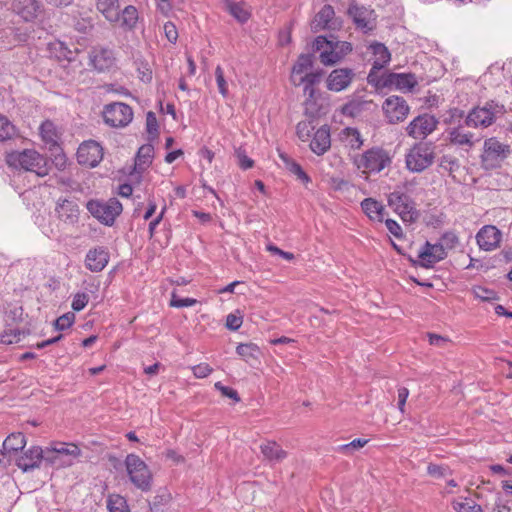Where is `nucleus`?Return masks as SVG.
I'll return each instance as SVG.
<instances>
[{
    "label": "nucleus",
    "instance_id": "f257e3e1",
    "mask_svg": "<svg viewBox=\"0 0 512 512\" xmlns=\"http://www.w3.org/2000/svg\"><path fill=\"white\" fill-rule=\"evenodd\" d=\"M6 162L11 167L34 172L41 177L48 174L46 158L33 149L12 151L7 154Z\"/></svg>",
    "mask_w": 512,
    "mask_h": 512
},
{
    "label": "nucleus",
    "instance_id": "f03ea898",
    "mask_svg": "<svg viewBox=\"0 0 512 512\" xmlns=\"http://www.w3.org/2000/svg\"><path fill=\"white\" fill-rule=\"evenodd\" d=\"M504 113V105L494 100H489L471 109L465 118V124L473 128H487L491 126L497 118L503 116Z\"/></svg>",
    "mask_w": 512,
    "mask_h": 512
},
{
    "label": "nucleus",
    "instance_id": "7ed1b4c3",
    "mask_svg": "<svg viewBox=\"0 0 512 512\" xmlns=\"http://www.w3.org/2000/svg\"><path fill=\"white\" fill-rule=\"evenodd\" d=\"M82 456V451L75 443L58 442L45 450V462L56 468L74 465Z\"/></svg>",
    "mask_w": 512,
    "mask_h": 512
},
{
    "label": "nucleus",
    "instance_id": "20e7f679",
    "mask_svg": "<svg viewBox=\"0 0 512 512\" xmlns=\"http://www.w3.org/2000/svg\"><path fill=\"white\" fill-rule=\"evenodd\" d=\"M436 146L433 142L420 141L414 144L405 156L406 167L409 171L420 173L429 168L435 160Z\"/></svg>",
    "mask_w": 512,
    "mask_h": 512
},
{
    "label": "nucleus",
    "instance_id": "39448f33",
    "mask_svg": "<svg viewBox=\"0 0 512 512\" xmlns=\"http://www.w3.org/2000/svg\"><path fill=\"white\" fill-rule=\"evenodd\" d=\"M314 47L320 52V62L325 66H332L340 62L352 51V45L346 41L327 40L323 36L315 39Z\"/></svg>",
    "mask_w": 512,
    "mask_h": 512
},
{
    "label": "nucleus",
    "instance_id": "423d86ee",
    "mask_svg": "<svg viewBox=\"0 0 512 512\" xmlns=\"http://www.w3.org/2000/svg\"><path fill=\"white\" fill-rule=\"evenodd\" d=\"M353 163L363 173H378L391 163V158L384 149L373 147L354 156Z\"/></svg>",
    "mask_w": 512,
    "mask_h": 512
},
{
    "label": "nucleus",
    "instance_id": "0eeeda50",
    "mask_svg": "<svg viewBox=\"0 0 512 512\" xmlns=\"http://www.w3.org/2000/svg\"><path fill=\"white\" fill-rule=\"evenodd\" d=\"M126 471L130 481L140 490L151 489L152 474L146 463L135 454H128L125 459Z\"/></svg>",
    "mask_w": 512,
    "mask_h": 512
},
{
    "label": "nucleus",
    "instance_id": "6e6552de",
    "mask_svg": "<svg viewBox=\"0 0 512 512\" xmlns=\"http://www.w3.org/2000/svg\"><path fill=\"white\" fill-rule=\"evenodd\" d=\"M388 205L405 222H415L419 217L414 200L404 192L395 190L388 195Z\"/></svg>",
    "mask_w": 512,
    "mask_h": 512
},
{
    "label": "nucleus",
    "instance_id": "1a4fd4ad",
    "mask_svg": "<svg viewBox=\"0 0 512 512\" xmlns=\"http://www.w3.org/2000/svg\"><path fill=\"white\" fill-rule=\"evenodd\" d=\"M87 210L101 223L111 226L122 212V204L116 198H111L107 202L90 200L87 203Z\"/></svg>",
    "mask_w": 512,
    "mask_h": 512
},
{
    "label": "nucleus",
    "instance_id": "9d476101",
    "mask_svg": "<svg viewBox=\"0 0 512 512\" xmlns=\"http://www.w3.org/2000/svg\"><path fill=\"white\" fill-rule=\"evenodd\" d=\"M483 148L481 162L485 169L499 167L510 153V146L501 143L494 137L485 140Z\"/></svg>",
    "mask_w": 512,
    "mask_h": 512
},
{
    "label": "nucleus",
    "instance_id": "9b49d317",
    "mask_svg": "<svg viewBox=\"0 0 512 512\" xmlns=\"http://www.w3.org/2000/svg\"><path fill=\"white\" fill-rule=\"evenodd\" d=\"M103 118L105 123L111 127H125L133 119V110L122 102L111 103L105 106Z\"/></svg>",
    "mask_w": 512,
    "mask_h": 512
},
{
    "label": "nucleus",
    "instance_id": "f8f14e48",
    "mask_svg": "<svg viewBox=\"0 0 512 512\" xmlns=\"http://www.w3.org/2000/svg\"><path fill=\"white\" fill-rule=\"evenodd\" d=\"M372 53V68L368 74L367 80L371 84H378L381 77L378 71L383 69L391 60V54L388 48L379 42H374L369 46Z\"/></svg>",
    "mask_w": 512,
    "mask_h": 512
},
{
    "label": "nucleus",
    "instance_id": "ddd939ff",
    "mask_svg": "<svg viewBox=\"0 0 512 512\" xmlns=\"http://www.w3.org/2000/svg\"><path fill=\"white\" fill-rule=\"evenodd\" d=\"M383 112L391 124L404 121L410 111V108L403 97L392 95L385 99L382 105Z\"/></svg>",
    "mask_w": 512,
    "mask_h": 512
},
{
    "label": "nucleus",
    "instance_id": "4468645a",
    "mask_svg": "<svg viewBox=\"0 0 512 512\" xmlns=\"http://www.w3.org/2000/svg\"><path fill=\"white\" fill-rule=\"evenodd\" d=\"M438 125V120L430 114H422L414 118L406 127V133L413 139H425Z\"/></svg>",
    "mask_w": 512,
    "mask_h": 512
},
{
    "label": "nucleus",
    "instance_id": "2eb2a0df",
    "mask_svg": "<svg viewBox=\"0 0 512 512\" xmlns=\"http://www.w3.org/2000/svg\"><path fill=\"white\" fill-rule=\"evenodd\" d=\"M356 77L352 68H336L332 70L326 78L325 84L327 90L331 92H341L348 89Z\"/></svg>",
    "mask_w": 512,
    "mask_h": 512
},
{
    "label": "nucleus",
    "instance_id": "dca6fc26",
    "mask_svg": "<svg viewBox=\"0 0 512 512\" xmlns=\"http://www.w3.org/2000/svg\"><path fill=\"white\" fill-rule=\"evenodd\" d=\"M469 127L464 123L450 128L447 132L450 144L460 147L465 151L472 149L480 141V138L469 131Z\"/></svg>",
    "mask_w": 512,
    "mask_h": 512
},
{
    "label": "nucleus",
    "instance_id": "f3484780",
    "mask_svg": "<svg viewBox=\"0 0 512 512\" xmlns=\"http://www.w3.org/2000/svg\"><path fill=\"white\" fill-rule=\"evenodd\" d=\"M102 159L103 149L96 141H85L77 150V160L81 165L96 167Z\"/></svg>",
    "mask_w": 512,
    "mask_h": 512
},
{
    "label": "nucleus",
    "instance_id": "a211bd4d",
    "mask_svg": "<svg viewBox=\"0 0 512 512\" xmlns=\"http://www.w3.org/2000/svg\"><path fill=\"white\" fill-rule=\"evenodd\" d=\"M348 15L356 27L365 33L375 28L376 17L372 9L352 3L348 8Z\"/></svg>",
    "mask_w": 512,
    "mask_h": 512
},
{
    "label": "nucleus",
    "instance_id": "6ab92c4d",
    "mask_svg": "<svg viewBox=\"0 0 512 512\" xmlns=\"http://www.w3.org/2000/svg\"><path fill=\"white\" fill-rule=\"evenodd\" d=\"M417 79L412 73H389L381 77L376 86H395L401 91H411L417 85Z\"/></svg>",
    "mask_w": 512,
    "mask_h": 512
},
{
    "label": "nucleus",
    "instance_id": "aec40b11",
    "mask_svg": "<svg viewBox=\"0 0 512 512\" xmlns=\"http://www.w3.org/2000/svg\"><path fill=\"white\" fill-rule=\"evenodd\" d=\"M43 460L45 461V450L39 446H32L16 459V465L23 472H28L39 468Z\"/></svg>",
    "mask_w": 512,
    "mask_h": 512
},
{
    "label": "nucleus",
    "instance_id": "412c9836",
    "mask_svg": "<svg viewBox=\"0 0 512 512\" xmlns=\"http://www.w3.org/2000/svg\"><path fill=\"white\" fill-rule=\"evenodd\" d=\"M90 64L99 72L112 68L115 64V56L111 49L94 47L89 52Z\"/></svg>",
    "mask_w": 512,
    "mask_h": 512
},
{
    "label": "nucleus",
    "instance_id": "4be33fe9",
    "mask_svg": "<svg viewBox=\"0 0 512 512\" xmlns=\"http://www.w3.org/2000/svg\"><path fill=\"white\" fill-rule=\"evenodd\" d=\"M447 252L444 251L440 243L431 244L426 242L423 249L419 251L418 258L420 266L431 268L437 262L445 259Z\"/></svg>",
    "mask_w": 512,
    "mask_h": 512
},
{
    "label": "nucleus",
    "instance_id": "5701e85b",
    "mask_svg": "<svg viewBox=\"0 0 512 512\" xmlns=\"http://www.w3.org/2000/svg\"><path fill=\"white\" fill-rule=\"evenodd\" d=\"M476 241L480 249L492 251L500 244L501 232L495 226L486 225L476 234Z\"/></svg>",
    "mask_w": 512,
    "mask_h": 512
},
{
    "label": "nucleus",
    "instance_id": "b1692460",
    "mask_svg": "<svg viewBox=\"0 0 512 512\" xmlns=\"http://www.w3.org/2000/svg\"><path fill=\"white\" fill-rule=\"evenodd\" d=\"M55 211L58 219L66 225L74 226L79 221V206L73 200L64 199L58 201Z\"/></svg>",
    "mask_w": 512,
    "mask_h": 512
},
{
    "label": "nucleus",
    "instance_id": "393cba45",
    "mask_svg": "<svg viewBox=\"0 0 512 512\" xmlns=\"http://www.w3.org/2000/svg\"><path fill=\"white\" fill-rule=\"evenodd\" d=\"M11 9L24 21L31 22L41 12V4L38 0H12Z\"/></svg>",
    "mask_w": 512,
    "mask_h": 512
},
{
    "label": "nucleus",
    "instance_id": "a878e982",
    "mask_svg": "<svg viewBox=\"0 0 512 512\" xmlns=\"http://www.w3.org/2000/svg\"><path fill=\"white\" fill-rule=\"evenodd\" d=\"M340 27V21L335 17V11L331 5H324L316 14L312 23L315 31L328 29L336 30Z\"/></svg>",
    "mask_w": 512,
    "mask_h": 512
},
{
    "label": "nucleus",
    "instance_id": "bb28decb",
    "mask_svg": "<svg viewBox=\"0 0 512 512\" xmlns=\"http://www.w3.org/2000/svg\"><path fill=\"white\" fill-rule=\"evenodd\" d=\"M109 252L105 247L90 249L85 257V266L91 272H100L108 264Z\"/></svg>",
    "mask_w": 512,
    "mask_h": 512
},
{
    "label": "nucleus",
    "instance_id": "cd10ccee",
    "mask_svg": "<svg viewBox=\"0 0 512 512\" xmlns=\"http://www.w3.org/2000/svg\"><path fill=\"white\" fill-rule=\"evenodd\" d=\"M331 146L330 129L328 126L320 127L315 133L310 143L311 150L317 155H323Z\"/></svg>",
    "mask_w": 512,
    "mask_h": 512
},
{
    "label": "nucleus",
    "instance_id": "c85d7f7f",
    "mask_svg": "<svg viewBox=\"0 0 512 512\" xmlns=\"http://www.w3.org/2000/svg\"><path fill=\"white\" fill-rule=\"evenodd\" d=\"M96 9L109 23H119L120 5L118 0H96Z\"/></svg>",
    "mask_w": 512,
    "mask_h": 512
},
{
    "label": "nucleus",
    "instance_id": "c756f323",
    "mask_svg": "<svg viewBox=\"0 0 512 512\" xmlns=\"http://www.w3.org/2000/svg\"><path fill=\"white\" fill-rule=\"evenodd\" d=\"M264 458L272 463H279L287 457V452L275 441H267L260 445Z\"/></svg>",
    "mask_w": 512,
    "mask_h": 512
},
{
    "label": "nucleus",
    "instance_id": "7c9ffc66",
    "mask_svg": "<svg viewBox=\"0 0 512 512\" xmlns=\"http://www.w3.org/2000/svg\"><path fill=\"white\" fill-rule=\"evenodd\" d=\"M313 66L312 56L308 54L300 55L296 63L292 68L291 82L295 86L302 85V79H298L300 76L305 74Z\"/></svg>",
    "mask_w": 512,
    "mask_h": 512
},
{
    "label": "nucleus",
    "instance_id": "2f4dec72",
    "mask_svg": "<svg viewBox=\"0 0 512 512\" xmlns=\"http://www.w3.org/2000/svg\"><path fill=\"white\" fill-rule=\"evenodd\" d=\"M361 208L370 220L377 222L383 221L385 207L379 201L373 198H365L361 202Z\"/></svg>",
    "mask_w": 512,
    "mask_h": 512
},
{
    "label": "nucleus",
    "instance_id": "473e14b6",
    "mask_svg": "<svg viewBox=\"0 0 512 512\" xmlns=\"http://www.w3.org/2000/svg\"><path fill=\"white\" fill-rule=\"evenodd\" d=\"M26 446V437L21 432L11 433L3 442V453L6 456L23 450Z\"/></svg>",
    "mask_w": 512,
    "mask_h": 512
},
{
    "label": "nucleus",
    "instance_id": "72a5a7b5",
    "mask_svg": "<svg viewBox=\"0 0 512 512\" xmlns=\"http://www.w3.org/2000/svg\"><path fill=\"white\" fill-rule=\"evenodd\" d=\"M340 140L345 146L359 150L363 145V139L360 132L356 128L347 127L340 132Z\"/></svg>",
    "mask_w": 512,
    "mask_h": 512
},
{
    "label": "nucleus",
    "instance_id": "f704fd0d",
    "mask_svg": "<svg viewBox=\"0 0 512 512\" xmlns=\"http://www.w3.org/2000/svg\"><path fill=\"white\" fill-rule=\"evenodd\" d=\"M138 21V10L133 5L126 6L122 12H120V25L121 27L131 30L135 28Z\"/></svg>",
    "mask_w": 512,
    "mask_h": 512
},
{
    "label": "nucleus",
    "instance_id": "c9c22d12",
    "mask_svg": "<svg viewBox=\"0 0 512 512\" xmlns=\"http://www.w3.org/2000/svg\"><path fill=\"white\" fill-rule=\"evenodd\" d=\"M153 151V146L150 144L143 145L139 148L135 160V165L139 170H144L149 166L152 161Z\"/></svg>",
    "mask_w": 512,
    "mask_h": 512
},
{
    "label": "nucleus",
    "instance_id": "e433bc0d",
    "mask_svg": "<svg viewBox=\"0 0 512 512\" xmlns=\"http://www.w3.org/2000/svg\"><path fill=\"white\" fill-rule=\"evenodd\" d=\"M453 509L457 512H484L482 507L473 499L464 497L452 502Z\"/></svg>",
    "mask_w": 512,
    "mask_h": 512
},
{
    "label": "nucleus",
    "instance_id": "4c0bfd02",
    "mask_svg": "<svg viewBox=\"0 0 512 512\" xmlns=\"http://www.w3.org/2000/svg\"><path fill=\"white\" fill-rule=\"evenodd\" d=\"M40 134L47 144L55 145L58 141L56 126L52 121H44L40 126Z\"/></svg>",
    "mask_w": 512,
    "mask_h": 512
},
{
    "label": "nucleus",
    "instance_id": "58836bf2",
    "mask_svg": "<svg viewBox=\"0 0 512 512\" xmlns=\"http://www.w3.org/2000/svg\"><path fill=\"white\" fill-rule=\"evenodd\" d=\"M236 352L244 361L250 363L252 360H257L259 348L253 343L239 344Z\"/></svg>",
    "mask_w": 512,
    "mask_h": 512
},
{
    "label": "nucleus",
    "instance_id": "ea45409f",
    "mask_svg": "<svg viewBox=\"0 0 512 512\" xmlns=\"http://www.w3.org/2000/svg\"><path fill=\"white\" fill-rule=\"evenodd\" d=\"M226 9L229 13L239 22H246L249 18L248 11L244 8L242 3H236L231 0H225Z\"/></svg>",
    "mask_w": 512,
    "mask_h": 512
},
{
    "label": "nucleus",
    "instance_id": "a19ab883",
    "mask_svg": "<svg viewBox=\"0 0 512 512\" xmlns=\"http://www.w3.org/2000/svg\"><path fill=\"white\" fill-rule=\"evenodd\" d=\"M109 512H129L127 501L119 494H111L107 498Z\"/></svg>",
    "mask_w": 512,
    "mask_h": 512
},
{
    "label": "nucleus",
    "instance_id": "79ce46f5",
    "mask_svg": "<svg viewBox=\"0 0 512 512\" xmlns=\"http://www.w3.org/2000/svg\"><path fill=\"white\" fill-rule=\"evenodd\" d=\"M368 443L367 439H354L348 444H343L337 447V451L344 455H352L356 450L363 448Z\"/></svg>",
    "mask_w": 512,
    "mask_h": 512
},
{
    "label": "nucleus",
    "instance_id": "37998d69",
    "mask_svg": "<svg viewBox=\"0 0 512 512\" xmlns=\"http://www.w3.org/2000/svg\"><path fill=\"white\" fill-rule=\"evenodd\" d=\"M15 134V126L6 117L0 116V141L11 139Z\"/></svg>",
    "mask_w": 512,
    "mask_h": 512
},
{
    "label": "nucleus",
    "instance_id": "c03bdc74",
    "mask_svg": "<svg viewBox=\"0 0 512 512\" xmlns=\"http://www.w3.org/2000/svg\"><path fill=\"white\" fill-rule=\"evenodd\" d=\"M475 298L486 302H493L498 300V295L495 291L487 289L482 286H475L472 289Z\"/></svg>",
    "mask_w": 512,
    "mask_h": 512
},
{
    "label": "nucleus",
    "instance_id": "a18cd8bd",
    "mask_svg": "<svg viewBox=\"0 0 512 512\" xmlns=\"http://www.w3.org/2000/svg\"><path fill=\"white\" fill-rule=\"evenodd\" d=\"M439 167L452 174L459 168V161L451 155H443L440 158Z\"/></svg>",
    "mask_w": 512,
    "mask_h": 512
},
{
    "label": "nucleus",
    "instance_id": "49530a36",
    "mask_svg": "<svg viewBox=\"0 0 512 512\" xmlns=\"http://www.w3.org/2000/svg\"><path fill=\"white\" fill-rule=\"evenodd\" d=\"M21 331L18 329L5 330L0 334V343L10 345L18 343L21 340Z\"/></svg>",
    "mask_w": 512,
    "mask_h": 512
},
{
    "label": "nucleus",
    "instance_id": "de8ad7c7",
    "mask_svg": "<svg viewBox=\"0 0 512 512\" xmlns=\"http://www.w3.org/2000/svg\"><path fill=\"white\" fill-rule=\"evenodd\" d=\"M458 242H459V239L456 236V234L453 232L444 233L439 241L440 245L446 252H447V250L454 249L457 246Z\"/></svg>",
    "mask_w": 512,
    "mask_h": 512
},
{
    "label": "nucleus",
    "instance_id": "09e8293b",
    "mask_svg": "<svg viewBox=\"0 0 512 512\" xmlns=\"http://www.w3.org/2000/svg\"><path fill=\"white\" fill-rule=\"evenodd\" d=\"M215 79L218 86L219 93L223 97L228 96V85L224 77V71L221 66H217L215 69Z\"/></svg>",
    "mask_w": 512,
    "mask_h": 512
},
{
    "label": "nucleus",
    "instance_id": "8fccbe9b",
    "mask_svg": "<svg viewBox=\"0 0 512 512\" xmlns=\"http://www.w3.org/2000/svg\"><path fill=\"white\" fill-rule=\"evenodd\" d=\"M304 95L306 96L305 107L306 111L314 112V99L316 94V89L312 85H304L303 89Z\"/></svg>",
    "mask_w": 512,
    "mask_h": 512
},
{
    "label": "nucleus",
    "instance_id": "3c124183",
    "mask_svg": "<svg viewBox=\"0 0 512 512\" xmlns=\"http://www.w3.org/2000/svg\"><path fill=\"white\" fill-rule=\"evenodd\" d=\"M146 129L149 135L156 137L158 135V121L155 113L149 111L146 115Z\"/></svg>",
    "mask_w": 512,
    "mask_h": 512
},
{
    "label": "nucleus",
    "instance_id": "603ef678",
    "mask_svg": "<svg viewBox=\"0 0 512 512\" xmlns=\"http://www.w3.org/2000/svg\"><path fill=\"white\" fill-rule=\"evenodd\" d=\"M74 320L73 313H66L55 320V327L57 330H65L73 324Z\"/></svg>",
    "mask_w": 512,
    "mask_h": 512
},
{
    "label": "nucleus",
    "instance_id": "864d4df0",
    "mask_svg": "<svg viewBox=\"0 0 512 512\" xmlns=\"http://www.w3.org/2000/svg\"><path fill=\"white\" fill-rule=\"evenodd\" d=\"M214 386L218 391L221 392L222 396L228 397V398L234 400L235 402L240 401L238 392L235 389L228 387V386H224L221 382H216Z\"/></svg>",
    "mask_w": 512,
    "mask_h": 512
},
{
    "label": "nucleus",
    "instance_id": "5fc2aeb1",
    "mask_svg": "<svg viewBox=\"0 0 512 512\" xmlns=\"http://www.w3.org/2000/svg\"><path fill=\"white\" fill-rule=\"evenodd\" d=\"M52 46L55 50L59 51V54L56 55L59 59H65L68 61L74 60L73 52L70 49H68L64 45V43L57 42V43L52 44Z\"/></svg>",
    "mask_w": 512,
    "mask_h": 512
},
{
    "label": "nucleus",
    "instance_id": "6e6d98bb",
    "mask_svg": "<svg viewBox=\"0 0 512 512\" xmlns=\"http://www.w3.org/2000/svg\"><path fill=\"white\" fill-rule=\"evenodd\" d=\"M89 301V296L86 293H77L74 295L72 300V309L75 311H81L85 308Z\"/></svg>",
    "mask_w": 512,
    "mask_h": 512
},
{
    "label": "nucleus",
    "instance_id": "4d7b16f0",
    "mask_svg": "<svg viewBox=\"0 0 512 512\" xmlns=\"http://www.w3.org/2000/svg\"><path fill=\"white\" fill-rule=\"evenodd\" d=\"M196 299L193 298H178L175 293L172 294L170 305L172 307L182 308L191 307L196 304Z\"/></svg>",
    "mask_w": 512,
    "mask_h": 512
},
{
    "label": "nucleus",
    "instance_id": "13d9d810",
    "mask_svg": "<svg viewBox=\"0 0 512 512\" xmlns=\"http://www.w3.org/2000/svg\"><path fill=\"white\" fill-rule=\"evenodd\" d=\"M192 371L196 378H205L212 373L213 369L207 363H200L193 366Z\"/></svg>",
    "mask_w": 512,
    "mask_h": 512
},
{
    "label": "nucleus",
    "instance_id": "bf43d9fd",
    "mask_svg": "<svg viewBox=\"0 0 512 512\" xmlns=\"http://www.w3.org/2000/svg\"><path fill=\"white\" fill-rule=\"evenodd\" d=\"M312 130L309 122H299L296 127L297 135L302 141L309 139Z\"/></svg>",
    "mask_w": 512,
    "mask_h": 512
},
{
    "label": "nucleus",
    "instance_id": "052dcab7",
    "mask_svg": "<svg viewBox=\"0 0 512 512\" xmlns=\"http://www.w3.org/2000/svg\"><path fill=\"white\" fill-rule=\"evenodd\" d=\"M164 33L167 40L171 43H176L178 39V31L174 23L167 22L164 24Z\"/></svg>",
    "mask_w": 512,
    "mask_h": 512
},
{
    "label": "nucleus",
    "instance_id": "680f3d73",
    "mask_svg": "<svg viewBox=\"0 0 512 512\" xmlns=\"http://www.w3.org/2000/svg\"><path fill=\"white\" fill-rule=\"evenodd\" d=\"M322 74L321 72H306L298 79H302L303 85H312L314 86L316 83L320 81Z\"/></svg>",
    "mask_w": 512,
    "mask_h": 512
},
{
    "label": "nucleus",
    "instance_id": "e2e57ef3",
    "mask_svg": "<svg viewBox=\"0 0 512 512\" xmlns=\"http://www.w3.org/2000/svg\"><path fill=\"white\" fill-rule=\"evenodd\" d=\"M289 170L290 172L295 174L298 177V179H300L302 182L307 183L310 181L309 176L304 172V170L298 163L292 162L289 165Z\"/></svg>",
    "mask_w": 512,
    "mask_h": 512
},
{
    "label": "nucleus",
    "instance_id": "0e129e2a",
    "mask_svg": "<svg viewBox=\"0 0 512 512\" xmlns=\"http://www.w3.org/2000/svg\"><path fill=\"white\" fill-rule=\"evenodd\" d=\"M242 325V318L234 314H229L226 318V326L228 329L236 331Z\"/></svg>",
    "mask_w": 512,
    "mask_h": 512
},
{
    "label": "nucleus",
    "instance_id": "69168bd1",
    "mask_svg": "<svg viewBox=\"0 0 512 512\" xmlns=\"http://www.w3.org/2000/svg\"><path fill=\"white\" fill-rule=\"evenodd\" d=\"M386 228L388 231L393 234L395 237H401L402 236V228L401 226L393 219H387L385 221Z\"/></svg>",
    "mask_w": 512,
    "mask_h": 512
},
{
    "label": "nucleus",
    "instance_id": "338daca9",
    "mask_svg": "<svg viewBox=\"0 0 512 512\" xmlns=\"http://www.w3.org/2000/svg\"><path fill=\"white\" fill-rule=\"evenodd\" d=\"M239 166L244 169H250L254 165V161L242 152L237 153Z\"/></svg>",
    "mask_w": 512,
    "mask_h": 512
},
{
    "label": "nucleus",
    "instance_id": "774afa93",
    "mask_svg": "<svg viewBox=\"0 0 512 512\" xmlns=\"http://www.w3.org/2000/svg\"><path fill=\"white\" fill-rule=\"evenodd\" d=\"M409 395V390L405 387L398 389V408L401 412H404L406 400Z\"/></svg>",
    "mask_w": 512,
    "mask_h": 512
}]
</instances>
